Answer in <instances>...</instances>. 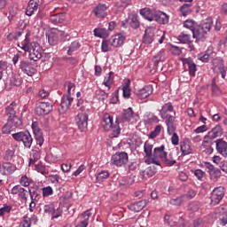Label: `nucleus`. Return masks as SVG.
<instances>
[{
  "label": "nucleus",
  "mask_w": 227,
  "mask_h": 227,
  "mask_svg": "<svg viewBox=\"0 0 227 227\" xmlns=\"http://www.w3.org/2000/svg\"><path fill=\"white\" fill-rule=\"evenodd\" d=\"M184 26L192 31L193 38H196L197 40H203V38H205V35H207V33H208L212 28V22L207 21L194 27V20H186L184 22Z\"/></svg>",
  "instance_id": "nucleus-1"
},
{
  "label": "nucleus",
  "mask_w": 227,
  "mask_h": 227,
  "mask_svg": "<svg viewBox=\"0 0 227 227\" xmlns=\"http://www.w3.org/2000/svg\"><path fill=\"white\" fill-rule=\"evenodd\" d=\"M18 47H20L25 52H29V59L32 61H38L42 58V48L40 44L31 43L29 44V37L27 34L24 41L21 43H18Z\"/></svg>",
  "instance_id": "nucleus-2"
},
{
  "label": "nucleus",
  "mask_w": 227,
  "mask_h": 227,
  "mask_svg": "<svg viewBox=\"0 0 227 227\" xmlns=\"http://www.w3.org/2000/svg\"><path fill=\"white\" fill-rule=\"evenodd\" d=\"M113 116H111L109 114H105L103 116L102 127L104 130L106 131L113 129V137H118V136L121 134V129H120V120L116 118L115 125H113Z\"/></svg>",
  "instance_id": "nucleus-3"
},
{
  "label": "nucleus",
  "mask_w": 227,
  "mask_h": 227,
  "mask_svg": "<svg viewBox=\"0 0 227 227\" xmlns=\"http://www.w3.org/2000/svg\"><path fill=\"white\" fill-rule=\"evenodd\" d=\"M166 147L164 145L155 147L153 153L154 159H160L166 166H173L174 164H176V160H172L171 154L168 155L169 158L168 157V153L164 151Z\"/></svg>",
  "instance_id": "nucleus-4"
},
{
  "label": "nucleus",
  "mask_w": 227,
  "mask_h": 227,
  "mask_svg": "<svg viewBox=\"0 0 227 227\" xmlns=\"http://www.w3.org/2000/svg\"><path fill=\"white\" fill-rule=\"evenodd\" d=\"M12 136L15 139V141H21L25 148H31V145H33V137H31V133H29V131H20L17 133H13Z\"/></svg>",
  "instance_id": "nucleus-5"
},
{
  "label": "nucleus",
  "mask_w": 227,
  "mask_h": 227,
  "mask_svg": "<svg viewBox=\"0 0 227 227\" xmlns=\"http://www.w3.org/2000/svg\"><path fill=\"white\" fill-rule=\"evenodd\" d=\"M212 70L214 74H221L222 79L226 77V67H224V60L221 57L212 59Z\"/></svg>",
  "instance_id": "nucleus-6"
},
{
  "label": "nucleus",
  "mask_w": 227,
  "mask_h": 227,
  "mask_svg": "<svg viewBox=\"0 0 227 227\" xmlns=\"http://www.w3.org/2000/svg\"><path fill=\"white\" fill-rule=\"evenodd\" d=\"M129 162V154L125 152L116 153L112 156V164L117 166V168H121Z\"/></svg>",
  "instance_id": "nucleus-7"
},
{
  "label": "nucleus",
  "mask_w": 227,
  "mask_h": 227,
  "mask_svg": "<svg viewBox=\"0 0 227 227\" xmlns=\"http://www.w3.org/2000/svg\"><path fill=\"white\" fill-rule=\"evenodd\" d=\"M223 198H224V187L220 186L217 188H215L211 193V205H219L221 201L223 200Z\"/></svg>",
  "instance_id": "nucleus-8"
},
{
  "label": "nucleus",
  "mask_w": 227,
  "mask_h": 227,
  "mask_svg": "<svg viewBox=\"0 0 227 227\" xmlns=\"http://www.w3.org/2000/svg\"><path fill=\"white\" fill-rule=\"evenodd\" d=\"M222 135L223 127H221V125H216L207 133V135L204 137V143H212L214 139H216V137H221Z\"/></svg>",
  "instance_id": "nucleus-9"
},
{
  "label": "nucleus",
  "mask_w": 227,
  "mask_h": 227,
  "mask_svg": "<svg viewBox=\"0 0 227 227\" xmlns=\"http://www.w3.org/2000/svg\"><path fill=\"white\" fill-rule=\"evenodd\" d=\"M35 111L37 116H45L52 111V105L49 102H41L36 106Z\"/></svg>",
  "instance_id": "nucleus-10"
},
{
  "label": "nucleus",
  "mask_w": 227,
  "mask_h": 227,
  "mask_svg": "<svg viewBox=\"0 0 227 227\" xmlns=\"http://www.w3.org/2000/svg\"><path fill=\"white\" fill-rule=\"evenodd\" d=\"M64 35H65L64 31L58 30V28H56L53 32L49 34L48 43L51 45H58V43H59V40H61V37Z\"/></svg>",
  "instance_id": "nucleus-11"
},
{
  "label": "nucleus",
  "mask_w": 227,
  "mask_h": 227,
  "mask_svg": "<svg viewBox=\"0 0 227 227\" xmlns=\"http://www.w3.org/2000/svg\"><path fill=\"white\" fill-rule=\"evenodd\" d=\"M20 68L22 72H24L28 77H32L36 74V69L33 67L27 60H23L20 62Z\"/></svg>",
  "instance_id": "nucleus-12"
},
{
  "label": "nucleus",
  "mask_w": 227,
  "mask_h": 227,
  "mask_svg": "<svg viewBox=\"0 0 227 227\" xmlns=\"http://www.w3.org/2000/svg\"><path fill=\"white\" fill-rule=\"evenodd\" d=\"M76 125H78V129L80 130H84L86 127H88V114L86 113H81L78 114L76 118H75Z\"/></svg>",
  "instance_id": "nucleus-13"
},
{
  "label": "nucleus",
  "mask_w": 227,
  "mask_h": 227,
  "mask_svg": "<svg viewBox=\"0 0 227 227\" xmlns=\"http://www.w3.org/2000/svg\"><path fill=\"white\" fill-rule=\"evenodd\" d=\"M73 102L74 98L70 97V95H63L59 108L60 113H67V111L70 109Z\"/></svg>",
  "instance_id": "nucleus-14"
},
{
  "label": "nucleus",
  "mask_w": 227,
  "mask_h": 227,
  "mask_svg": "<svg viewBox=\"0 0 227 227\" xmlns=\"http://www.w3.org/2000/svg\"><path fill=\"white\" fill-rule=\"evenodd\" d=\"M123 42H125V35H123V34H117L111 36L109 45L112 47H121Z\"/></svg>",
  "instance_id": "nucleus-15"
},
{
  "label": "nucleus",
  "mask_w": 227,
  "mask_h": 227,
  "mask_svg": "<svg viewBox=\"0 0 227 227\" xmlns=\"http://www.w3.org/2000/svg\"><path fill=\"white\" fill-rule=\"evenodd\" d=\"M27 193L28 191L24 189L20 184L13 186L11 191V194H18V196L21 198V200H24V201H27Z\"/></svg>",
  "instance_id": "nucleus-16"
},
{
  "label": "nucleus",
  "mask_w": 227,
  "mask_h": 227,
  "mask_svg": "<svg viewBox=\"0 0 227 227\" xmlns=\"http://www.w3.org/2000/svg\"><path fill=\"white\" fill-rule=\"evenodd\" d=\"M216 145V151L218 153L223 155V157H227V142L223 138L216 139L215 141Z\"/></svg>",
  "instance_id": "nucleus-17"
},
{
  "label": "nucleus",
  "mask_w": 227,
  "mask_h": 227,
  "mask_svg": "<svg viewBox=\"0 0 227 227\" xmlns=\"http://www.w3.org/2000/svg\"><path fill=\"white\" fill-rule=\"evenodd\" d=\"M153 20H156L158 24H168L169 22V16L160 11H154Z\"/></svg>",
  "instance_id": "nucleus-18"
},
{
  "label": "nucleus",
  "mask_w": 227,
  "mask_h": 227,
  "mask_svg": "<svg viewBox=\"0 0 227 227\" xmlns=\"http://www.w3.org/2000/svg\"><path fill=\"white\" fill-rule=\"evenodd\" d=\"M152 93H153V87L152 85H146L143 89L137 91L138 98L141 99L148 98Z\"/></svg>",
  "instance_id": "nucleus-19"
},
{
  "label": "nucleus",
  "mask_w": 227,
  "mask_h": 227,
  "mask_svg": "<svg viewBox=\"0 0 227 227\" xmlns=\"http://www.w3.org/2000/svg\"><path fill=\"white\" fill-rule=\"evenodd\" d=\"M38 6H40V0H29L26 10V15L31 17V15L38 10Z\"/></svg>",
  "instance_id": "nucleus-20"
},
{
  "label": "nucleus",
  "mask_w": 227,
  "mask_h": 227,
  "mask_svg": "<svg viewBox=\"0 0 227 227\" xmlns=\"http://www.w3.org/2000/svg\"><path fill=\"white\" fill-rule=\"evenodd\" d=\"M16 169L17 167H15L12 162H4L0 168L2 175H12V173H15Z\"/></svg>",
  "instance_id": "nucleus-21"
},
{
  "label": "nucleus",
  "mask_w": 227,
  "mask_h": 227,
  "mask_svg": "<svg viewBox=\"0 0 227 227\" xmlns=\"http://www.w3.org/2000/svg\"><path fill=\"white\" fill-rule=\"evenodd\" d=\"M183 65H188V72L191 77H196V72L198 70V67L192 60L189 59H183Z\"/></svg>",
  "instance_id": "nucleus-22"
},
{
  "label": "nucleus",
  "mask_w": 227,
  "mask_h": 227,
  "mask_svg": "<svg viewBox=\"0 0 227 227\" xmlns=\"http://www.w3.org/2000/svg\"><path fill=\"white\" fill-rule=\"evenodd\" d=\"M107 5L106 4H99L95 9L94 12L96 17H98L99 19H104L107 17Z\"/></svg>",
  "instance_id": "nucleus-23"
},
{
  "label": "nucleus",
  "mask_w": 227,
  "mask_h": 227,
  "mask_svg": "<svg viewBox=\"0 0 227 227\" xmlns=\"http://www.w3.org/2000/svg\"><path fill=\"white\" fill-rule=\"evenodd\" d=\"M148 205V202L146 200H139L135 203H131L129 206V209L131 210V212H141L145 207Z\"/></svg>",
  "instance_id": "nucleus-24"
},
{
  "label": "nucleus",
  "mask_w": 227,
  "mask_h": 227,
  "mask_svg": "<svg viewBox=\"0 0 227 227\" xmlns=\"http://www.w3.org/2000/svg\"><path fill=\"white\" fill-rule=\"evenodd\" d=\"M173 111L174 106L172 102H168L164 104V106L161 107V110L160 111V114L162 120H166V114H168V113H173Z\"/></svg>",
  "instance_id": "nucleus-25"
},
{
  "label": "nucleus",
  "mask_w": 227,
  "mask_h": 227,
  "mask_svg": "<svg viewBox=\"0 0 227 227\" xmlns=\"http://www.w3.org/2000/svg\"><path fill=\"white\" fill-rule=\"evenodd\" d=\"M166 50L161 49L153 59L154 67H159V63L164 62L166 59Z\"/></svg>",
  "instance_id": "nucleus-26"
},
{
  "label": "nucleus",
  "mask_w": 227,
  "mask_h": 227,
  "mask_svg": "<svg viewBox=\"0 0 227 227\" xmlns=\"http://www.w3.org/2000/svg\"><path fill=\"white\" fill-rule=\"evenodd\" d=\"M49 20L52 24H62V22H65V13L61 12V13L52 14L50 16Z\"/></svg>",
  "instance_id": "nucleus-27"
},
{
  "label": "nucleus",
  "mask_w": 227,
  "mask_h": 227,
  "mask_svg": "<svg viewBox=\"0 0 227 227\" xmlns=\"http://www.w3.org/2000/svg\"><path fill=\"white\" fill-rule=\"evenodd\" d=\"M8 125H11L12 129H17L22 125V119L19 116L14 115L7 119Z\"/></svg>",
  "instance_id": "nucleus-28"
},
{
  "label": "nucleus",
  "mask_w": 227,
  "mask_h": 227,
  "mask_svg": "<svg viewBox=\"0 0 227 227\" xmlns=\"http://www.w3.org/2000/svg\"><path fill=\"white\" fill-rule=\"evenodd\" d=\"M209 58H215V52H214V48L213 47L208 48L206 51V53L204 55L200 56L199 58V59L200 61H202V63H208V59Z\"/></svg>",
  "instance_id": "nucleus-29"
},
{
  "label": "nucleus",
  "mask_w": 227,
  "mask_h": 227,
  "mask_svg": "<svg viewBox=\"0 0 227 227\" xmlns=\"http://www.w3.org/2000/svg\"><path fill=\"white\" fill-rule=\"evenodd\" d=\"M140 15H142L144 19H146L147 20H149V22H152V20H153L155 12H152L150 8H144L140 10Z\"/></svg>",
  "instance_id": "nucleus-30"
},
{
  "label": "nucleus",
  "mask_w": 227,
  "mask_h": 227,
  "mask_svg": "<svg viewBox=\"0 0 227 227\" xmlns=\"http://www.w3.org/2000/svg\"><path fill=\"white\" fill-rule=\"evenodd\" d=\"M155 40V34L152 30H145V35L143 37V43L146 45H150Z\"/></svg>",
  "instance_id": "nucleus-31"
},
{
  "label": "nucleus",
  "mask_w": 227,
  "mask_h": 227,
  "mask_svg": "<svg viewBox=\"0 0 227 227\" xmlns=\"http://www.w3.org/2000/svg\"><path fill=\"white\" fill-rule=\"evenodd\" d=\"M180 149L182 152V155H191L192 153V149L191 148V145H189V142L183 141L180 144Z\"/></svg>",
  "instance_id": "nucleus-32"
},
{
  "label": "nucleus",
  "mask_w": 227,
  "mask_h": 227,
  "mask_svg": "<svg viewBox=\"0 0 227 227\" xmlns=\"http://www.w3.org/2000/svg\"><path fill=\"white\" fill-rule=\"evenodd\" d=\"M5 113L8 118L17 116V112L15 111V102H12L10 106L5 108Z\"/></svg>",
  "instance_id": "nucleus-33"
},
{
  "label": "nucleus",
  "mask_w": 227,
  "mask_h": 227,
  "mask_svg": "<svg viewBox=\"0 0 227 227\" xmlns=\"http://www.w3.org/2000/svg\"><path fill=\"white\" fill-rule=\"evenodd\" d=\"M153 150V145L148 141H145L144 144V152L145 153V157H152V155H153V153H152Z\"/></svg>",
  "instance_id": "nucleus-34"
},
{
  "label": "nucleus",
  "mask_w": 227,
  "mask_h": 227,
  "mask_svg": "<svg viewBox=\"0 0 227 227\" xmlns=\"http://www.w3.org/2000/svg\"><path fill=\"white\" fill-rule=\"evenodd\" d=\"M95 95L98 100H101V102H104V100H107V98H109V94L101 89L96 90Z\"/></svg>",
  "instance_id": "nucleus-35"
},
{
  "label": "nucleus",
  "mask_w": 227,
  "mask_h": 227,
  "mask_svg": "<svg viewBox=\"0 0 227 227\" xmlns=\"http://www.w3.org/2000/svg\"><path fill=\"white\" fill-rule=\"evenodd\" d=\"M191 6L192 5L190 4H184L181 6L180 12L183 17H187V15H191V13L192 12Z\"/></svg>",
  "instance_id": "nucleus-36"
},
{
  "label": "nucleus",
  "mask_w": 227,
  "mask_h": 227,
  "mask_svg": "<svg viewBox=\"0 0 227 227\" xmlns=\"http://www.w3.org/2000/svg\"><path fill=\"white\" fill-rule=\"evenodd\" d=\"M134 118V111H132V107H129L128 109L124 110L122 119L125 121H130Z\"/></svg>",
  "instance_id": "nucleus-37"
},
{
  "label": "nucleus",
  "mask_w": 227,
  "mask_h": 227,
  "mask_svg": "<svg viewBox=\"0 0 227 227\" xmlns=\"http://www.w3.org/2000/svg\"><path fill=\"white\" fill-rule=\"evenodd\" d=\"M28 192L32 201H38L40 200V194L38 193V189L29 188Z\"/></svg>",
  "instance_id": "nucleus-38"
},
{
  "label": "nucleus",
  "mask_w": 227,
  "mask_h": 227,
  "mask_svg": "<svg viewBox=\"0 0 227 227\" xmlns=\"http://www.w3.org/2000/svg\"><path fill=\"white\" fill-rule=\"evenodd\" d=\"M94 35L95 36H98V38H107L108 36L107 30H106V28H95Z\"/></svg>",
  "instance_id": "nucleus-39"
},
{
  "label": "nucleus",
  "mask_w": 227,
  "mask_h": 227,
  "mask_svg": "<svg viewBox=\"0 0 227 227\" xmlns=\"http://www.w3.org/2000/svg\"><path fill=\"white\" fill-rule=\"evenodd\" d=\"M113 72H110L106 77H105V80L103 82L104 86L108 88V90H111V85L113 84L114 79L113 78Z\"/></svg>",
  "instance_id": "nucleus-40"
},
{
  "label": "nucleus",
  "mask_w": 227,
  "mask_h": 227,
  "mask_svg": "<svg viewBox=\"0 0 227 227\" xmlns=\"http://www.w3.org/2000/svg\"><path fill=\"white\" fill-rule=\"evenodd\" d=\"M201 207V204L199 201H192L188 204V210L191 212H198Z\"/></svg>",
  "instance_id": "nucleus-41"
},
{
  "label": "nucleus",
  "mask_w": 227,
  "mask_h": 227,
  "mask_svg": "<svg viewBox=\"0 0 227 227\" xmlns=\"http://www.w3.org/2000/svg\"><path fill=\"white\" fill-rule=\"evenodd\" d=\"M15 155V150H6L4 156V160H5L6 162H12V160H13V156Z\"/></svg>",
  "instance_id": "nucleus-42"
},
{
  "label": "nucleus",
  "mask_w": 227,
  "mask_h": 227,
  "mask_svg": "<svg viewBox=\"0 0 227 227\" xmlns=\"http://www.w3.org/2000/svg\"><path fill=\"white\" fill-rule=\"evenodd\" d=\"M79 47H81V44L79 43L78 41H74L73 43H71L67 51L68 56H72V52H75V51H77Z\"/></svg>",
  "instance_id": "nucleus-43"
},
{
  "label": "nucleus",
  "mask_w": 227,
  "mask_h": 227,
  "mask_svg": "<svg viewBox=\"0 0 227 227\" xmlns=\"http://www.w3.org/2000/svg\"><path fill=\"white\" fill-rule=\"evenodd\" d=\"M211 180H214V182H216L217 179L221 178V169L215 168L211 172H209Z\"/></svg>",
  "instance_id": "nucleus-44"
},
{
  "label": "nucleus",
  "mask_w": 227,
  "mask_h": 227,
  "mask_svg": "<svg viewBox=\"0 0 227 227\" xmlns=\"http://www.w3.org/2000/svg\"><path fill=\"white\" fill-rule=\"evenodd\" d=\"M20 36H22V32H12L7 35V40L9 42H13V40L17 41Z\"/></svg>",
  "instance_id": "nucleus-45"
},
{
  "label": "nucleus",
  "mask_w": 227,
  "mask_h": 227,
  "mask_svg": "<svg viewBox=\"0 0 227 227\" xmlns=\"http://www.w3.org/2000/svg\"><path fill=\"white\" fill-rule=\"evenodd\" d=\"M131 2L132 0H120V2L116 3L115 6L119 10H125V8H127Z\"/></svg>",
  "instance_id": "nucleus-46"
},
{
  "label": "nucleus",
  "mask_w": 227,
  "mask_h": 227,
  "mask_svg": "<svg viewBox=\"0 0 227 227\" xmlns=\"http://www.w3.org/2000/svg\"><path fill=\"white\" fill-rule=\"evenodd\" d=\"M129 26L133 29H137V27H139V20L137 19V16H131V18L129 19Z\"/></svg>",
  "instance_id": "nucleus-47"
},
{
  "label": "nucleus",
  "mask_w": 227,
  "mask_h": 227,
  "mask_svg": "<svg viewBox=\"0 0 227 227\" xmlns=\"http://www.w3.org/2000/svg\"><path fill=\"white\" fill-rule=\"evenodd\" d=\"M170 205H175L176 207H180L183 203H185V200L184 199V196L177 197L176 199H171L169 200Z\"/></svg>",
  "instance_id": "nucleus-48"
},
{
  "label": "nucleus",
  "mask_w": 227,
  "mask_h": 227,
  "mask_svg": "<svg viewBox=\"0 0 227 227\" xmlns=\"http://www.w3.org/2000/svg\"><path fill=\"white\" fill-rule=\"evenodd\" d=\"M130 81L126 82V85L122 88V96L124 98H130Z\"/></svg>",
  "instance_id": "nucleus-49"
},
{
  "label": "nucleus",
  "mask_w": 227,
  "mask_h": 227,
  "mask_svg": "<svg viewBox=\"0 0 227 227\" xmlns=\"http://www.w3.org/2000/svg\"><path fill=\"white\" fill-rule=\"evenodd\" d=\"M109 172L103 170L101 172H99L96 177V179L98 180V182H104V180L109 178Z\"/></svg>",
  "instance_id": "nucleus-50"
},
{
  "label": "nucleus",
  "mask_w": 227,
  "mask_h": 227,
  "mask_svg": "<svg viewBox=\"0 0 227 227\" xmlns=\"http://www.w3.org/2000/svg\"><path fill=\"white\" fill-rule=\"evenodd\" d=\"M178 40L181 43H191V35L182 33L178 35Z\"/></svg>",
  "instance_id": "nucleus-51"
},
{
  "label": "nucleus",
  "mask_w": 227,
  "mask_h": 227,
  "mask_svg": "<svg viewBox=\"0 0 227 227\" xmlns=\"http://www.w3.org/2000/svg\"><path fill=\"white\" fill-rule=\"evenodd\" d=\"M162 129V126L160 125H157L154 129V130H153L150 135H149V139H155V137H157V136H159V134H160V129Z\"/></svg>",
  "instance_id": "nucleus-52"
},
{
  "label": "nucleus",
  "mask_w": 227,
  "mask_h": 227,
  "mask_svg": "<svg viewBox=\"0 0 227 227\" xmlns=\"http://www.w3.org/2000/svg\"><path fill=\"white\" fill-rule=\"evenodd\" d=\"M145 164H155L156 166H160V161L157 160V158H154L153 154L152 157H147L145 160Z\"/></svg>",
  "instance_id": "nucleus-53"
},
{
  "label": "nucleus",
  "mask_w": 227,
  "mask_h": 227,
  "mask_svg": "<svg viewBox=\"0 0 227 227\" xmlns=\"http://www.w3.org/2000/svg\"><path fill=\"white\" fill-rule=\"evenodd\" d=\"M54 191L52 190V187L47 186L43 188V198H47L49 196H52Z\"/></svg>",
  "instance_id": "nucleus-54"
},
{
  "label": "nucleus",
  "mask_w": 227,
  "mask_h": 227,
  "mask_svg": "<svg viewBox=\"0 0 227 227\" xmlns=\"http://www.w3.org/2000/svg\"><path fill=\"white\" fill-rule=\"evenodd\" d=\"M196 196V192L194 190H190L186 194L183 195L184 201H189V200H192Z\"/></svg>",
  "instance_id": "nucleus-55"
},
{
  "label": "nucleus",
  "mask_w": 227,
  "mask_h": 227,
  "mask_svg": "<svg viewBox=\"0 0 227 227\" xmlns=\"http://www.w3.org/2000/svg\"><path fill=\"white\" fill-rule=\"evenodd\" d=\"M19 227H31V218L27 217V215L24 216Z\"/></svg>",
  "instance_id": "nucleus-56"
},
{
  "label": "nucleus",
  "mask_w": 227,
  "mask_h": 227,
  "mask_svg": "<svg viewBox=\"0 0 227 227\" xmlns=\"http://www.w3.org/2000/svg\"><path fill=\"white\" fill-rule=\"evenodd\" d=\"M65 86H67V94L70 96L72 95V90L73 91L75 90V83L72 82H66Z\"/></svg>",
  "instance_id": "nucleus-57"
},
{
  "label": "nucleus",
  "mask_w": 227,
  "mask_h": 227,
  "mask_svg": "<svg viewBox=\"0 0 227 227\" xmlns=\"http://www.w3.org/2000/svg\"><path fill=\"white\" fill-rule=\"evenodd\" d=\"M165 120H166L165 121L166 125H174L176 118L173 115L166 114Z\"/></svg>",
  "instance_id": "nucleus-58"
},
{
  "label": "nucleus",
  "mask_w": 227,
  "mask_h": 227,
  "mask_svg": "<svg viewBox=\"0 0 227 227\" xmlns=\"http://www.w3.org/2000/svg\"><path fill=\"white\" fill-rule=\"evenodd\" d=\"M12 130H15V128H13L12 125H9L8 122L4 124L2 129L3 134H10Z\"/></svg>",
  "instance_id": "nucleus-59"
},
{
  "label": "nucleus",
  "mask_w": 227,
  "mask_h": 227,
  "mask_svg": "<svg viewBox=\"0 0 227 227\" xmlns=\"http://www.w3.org/2000/svg\"><path fill=\"white\" fill-rule=\"evenodd\" d=\"M32 129L35 135L42 133V129L38 126V121L32 122Z\"/></svg>",
  "instance_id": "nucleus-60"
},
{
  "label": "nucleus",
  "mask_w": 227,
  "mask_h": 227,
  "mask_svg": "<svg viewBox=\"0 0 227 227\" xmlns=\"http://www.w3.org/2000/svg\"><path fill=\"white\" fill-rule=\"evenodd\" d=\"M20 185H22L23 187H29V178H27V176H23L21 178H20Z\"/></svg>",
  "instance_id": "nucleus-61"
},
{
  "label": "nucleus",
  "mask_w": 227,
  "mask_h": 227,
  "mask_svg": "<svg viewBox=\"0 0 227 227\" xmlns=\"http://www.w3.org/2000/svg\"><path fill=\"white\" fill-rule=\"evenodd\" d=\"M35 141L36 144L39 145V146H42L43 145V135L42 133H37L35 135Z\"/></svg>",
  "instance_id": "nucleus-62"
},
{
  "label": "nucleus",
  "mask_w": 227,
  "mask_h": 227,
  "mask_svg": "<svg viewBox=\"0 0 227 227\" xmlns=\"http://www.w3.org/2000/svg\"><path fill=\"white\" fill-rule=\"evenodd\" d=\"M43 210L46 214H50V215H52V214H54V206L45 205Z\"/></svg>",
  "instance_id": "nucleus-63"
},
{
  "label": "nucleus",
  "mask_w": 227,
  "mask_h": 227,
  "mask_svg": "<svg viewBox=\"0 0 227 227\" xmlns=\"http://www.w3.org/2000/svg\"><path fill=\"white\" fill-rule=\"evenodd\" d=\"M193 226L194 227H205V222L203 221L202 218H198V219L194 220Z\"/></svg>",
  "instance_id": "nucleus-64"
}]
</instances>
